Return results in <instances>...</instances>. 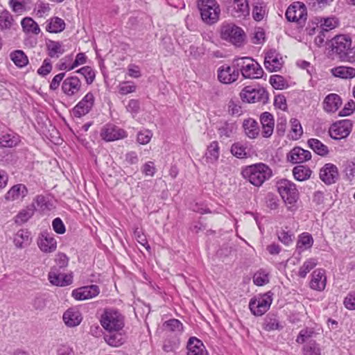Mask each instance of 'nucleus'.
Wrapping results in <instances>:
<instances>
[{
  "label": "nucleus",
  "mask_w": 355,
  "mask_h": 355,
  "mask_svg": "<svg viewBox=\"0 0 355 355\" xmlns=\"http://www.w3.org/2000/svg\"><path fill=\"white\" fill-rule=\"evenodd\" d=\"M10 58L15 64L19 68L26 66L28 63V57L21 50L12 52L10 55Z\"/></svg>",
  "instance_id": "c03bdc74"
},
{
  "label": "nucleus",
  "mask_w": 355,
  "mask_h": 355,
  "mask_svg": "<svg viewBox=\"0 0 355 355\" xmlns=\"http://www.w3.org/2000/svg\"><path fill=\"white\" fill-rule=\"evenodd\" d=\"M277 187L280 196L286 203L292 205L297 202L299 198V192L294 183L288 180L282 179L277 182Z\"/></svg>",
  "instance_id": "9d476101"
},
{
  "label": "nucleus",
  "mask_w": 355,
  "mask_h": 355,
  "mask_svg": "<svg viewBox=\"0 0 355 355\" xmlns=\"http://www.w3.org/2000/svg\"><path fill=\"white\" fill-rule=\"evenodd\" d=\"M306 31L309 35H313L315 33H318V35L315 38L314 42L315 45H317L319 47L322 46L324 44L326 40H329V33L315 26L311 27L309 26V27L306 28Z\"/></svg>",
  "instance_id": "4c0bfd02"
},
{
  "label": "nucleus",
  "mask_w": 355,
  "mask_h": 355,
  "mask_svg": "<svg viewBox=\"0 0 355 355\" xmlns=\"http://www.w3.org/2000/svg\"><path fill=\"white\" fill-rule=\"evenodd\" d=\"M78 73L82 74L85 80L86 83L88 85L92 84L95 79V73L94 71L92 69V67L89 66H85L77 71Z\"/></svg>",
  "instance_id": "5fc2aeb1"
},
{
  "label": "nucleus",
  "mask_w": 355,
  "mask_h": 355,
  "mask_svg": "<svg viewBox=\"0 0 355 355\" xmlns=\"http://www.w3.org/2000/svg\"><path fill=\"white\" fill-rule=\"evenodd\" d=\"M65 28V23L63 19L59 17H53L50 19L46 25V30L50 33H60Z\"/></svg>",
  "instance_id": "49530a36"
},
{
  "label": "nucleus",
  "mask_w": 355,
  "mask_h": 355,
  "mask_svg": "<svg viewBox=\"0 0 355 355\" xmlns=\"http://www.w3.org/2000/svg\"><path fill=\"white\" fill-rule=\"evenodd\" d=\"M319 23H320V26L317 25L315 27H317L328 33L331 30L334 29L339 24L338 19L335 17H329L321 18L319 21Z\"/></svg>",
  "instance_id": "79ce46f5"
},
{
  "label": "nucleus",
  "mask_w": 355,
  "mask_h": 355,
  "mask_svg": "<svg viewBox=\"0 0 355 355\" xmlns=\"http://www.w3.org/2000/svg\"><path fill=\"white\" fill-rule=\"evenodd\" d=\"M220 155V148L218 141H214L207 146L205 154L206 162L209 164L216 163Z\"/></svg>",
  "instance_id": "f704fd0d"
},
{
  "label": "nucleus",
  "mask_w": 355,
  "mask_h": 355,
  "mask_svg": "<svg viewBox=\"0 0 355 355\" xmlns=\"http://www.w3.org/2000/svg\"><path fill=\"white\" fill-rule=\"evenodd\" d=\"M311 173V170L304 165L297 166L293 169V176L298 181H304L309 179Z\"/></svg>",
  "instance_id": "37998d69"
},
{
  "label": "nucleus",
  "mask_w": 355,
  "mask_h": 355,
  "mask_svg": "<svg viewBox=\"0 0 355 355\" xmlns=\"http://www.w3.org/2000/svg\"><path fill=\"white\" fill-rule=\"evenodd\" d=\"M99 293V287L93 284L73 290L71 295L75 300L83 301L95 297Z\"/></svg>",
  "instance_id": "6ab92c4d"
},
{
  "label": "nucleus",
  "mask_w": 355,
  "mask_h": 355,
  "mask_svg": "<svg viewBox=\"0 0 355 355\" xmlns=\"http://www.w3.org/2000/svg\"><path fill=\"white\" fill-rule=\"evenodd\" d=\"M101 137L106 141H112L126 137L127 134L122 128L112 124H107L101 129Z\"/></svg>",
  "instance_id": "f3484780"
},
{
  "label": "nucleus",
  "mask_w": 355,
  "mask_h": 355,
  "mask_svg": "<svg viewBox=\"0 0 355 355\" xmlns=\"http://www.w3.org/2000/svg\"><path fill=\"white\" fill-rule=\"evenodd\" d=\"M270 83L276 89H283L287 87V83L279 75H273L270 78Z\"/></svg>",
  "instance_id": "6e6d98bb"
},
{
  "label": "nucleus",
  "mask_w": 355,
  "mask_h": 355,
  "mask_svg": "<svg viewBox=\"0 0 355 355\" xmlns=\"http://www.w3.org/2000/svg\"><path fill=\"white\" fill-rule=\"evenodd\" d=\"M82 83L77 76H70L64 79L62 84V91L67 96H73L79 93Z\"/></svg>",
  "instance_id": "4be33fe9"
},
{
  "label": "nucleus",
  "mask_w": 355,
  "mask_h": 355,
  "mask_svg": "<svg viewBox=\"0 0 355 355\" xmlns=\"http://www.w3.org/2000/svg\"><path fill=\"white\" fill-rule=\"evenodd\" d=\"M241 99L249 103H261L266 104L268 101V93L261 87H245L240 93Z\"/></svg>",
  "instance_id": "6e6552de"
},
{
  "label": "nucleus",
  "mask_w": 355,
  "mask_h": 355,
  "mask_svg": "<svg viewBox=\"0 0 355 355\" xmlns=\"http://www.w3.org/2000/svg\"><path fill=\"white\" fill-rule=\"evenodd\" d=\"M267 4L263 0H253L252 18L256 21H260L267 15Z\"/></svg>",
  "instance_id": "2f4dec72"
},
{
  "label": "nucleus",
  "mask_w": 355,
  "mask_h": 355,
  "mask_svg": "<svg viewBox=\"0 0 355 355\" xmlns=\"http://www.w3.org/2000/svg\"><path fill=\"white\" fill-rule=\"evenodd\" d=\"M94 94L92 92H88L73 108L72 112L73 116L80 118L88 114L94 106Z\"/></svg>",
  "instance_id": "dca6fc26"
},
{
  "label": "nucleus",
  "mask_w": 355,
  "mask_h": 355,
  "mask_svg": "<svg viewBox=\"0 0 355 355\" xmlns=\"http://www.w3.org/2000/svg\"><path fill=\"white\" fill-rule=\"evenodd\" d=\"M14 24V19L9 11L3 10L0 12V28L2 31L9 30Z\"/></svg>",
  "instance_id": "de8ad7c7"
},
{
  "label": "nucleus",
  "mask_w": 355,
  "mask_h": 355,
  "mask_svg": "<svg viewBox=\"0 0 355 355\" xmlns=\"http://www.w3.org/2000/svg\"><path fill=\"white\" fill-rule=\"evenodd\" d=\"M333 75L340 78H352L355 76V69L350 67L340 66L331 69Z\"/></svg>",
  "instance_id": "a19ab883"
},
{
  "label": "nucleus",
  "mask_w": 355,
  "mask_h": 355,
  "mask_svg": "<svg viewBox=\"0 0 355 355\" xmlns=\"http://www.w3.org/2000/svg\"><path fill=\"white\" fill-rule=\"evenodd\" d=\"M153 133L148 130H144L138 132L137 141L140 144L145 145L150 142Z\"/></svg>",
  "instance_id": "680f3d73"
},
{
  "label": "nucleus",
  "mask_w": 355,
  "mask_h": 355,
  "mask_svg": "<svg viewBox=\"0 0 355 355\" xmlns=\"http://www.w3.org/2000/svg\"><path fill=\"white\" fill-rule=\"evenodd\" d=\"M198 6L201 18L206 24H213L218 20L220 9L216 0H202Z\"/></svg>",
  "instance_id": "0eeeda50"
},
{
  "label": "nucleus",
  "mask_w": 355,
  "mask_h": 355,
  "mask_svg": "<svg viewBox=\"0 0 355 355\" xmlns=\"http://www.w3.org/2000/svg\"><path fill=\"white\" fill-rule=\"evenodd\" d=\"M291 136L294 140L298 139L302 135L303 130L302 125L297 119H292L291 120Z\"/></svg>",
  "instance_id": "603ef678"
},
{
  "label": "nucleus",
  "mask_w": 355,
  "mask_h": 355,
  "mask_svg": "<svg viewBox=\"0 0 355 355\" xmlns=\"http://www.w3.org/2000/svg\"><path fill=\"white\" fill-rule=\"evenodd\" d=\"M334 0H310V5L315 10H318L329 6Z\"/></svg>",
  "instance_id": "e2e57ef3"
},
{
  "label": "nucleus",
  "mask_w": 355,
  "mask_h": 355,
  "mask_svg": "<svg viewBox=\"0 0 355 355\" xmlns=\"http://www.w3.org/2000/svg\"><path fill=\"white\" fill-rule=\"evenodd\" d=\"M242 175L252 184L259 187L272 177V171L268 165L260 162L245 167Z\"/></svg>",
  "instance_id": "f257e3e1"
},
{
  "label": "nucleus",
  "mask_w": 355,
  "mask_h": 355,
  "mask_svg": "<svg viewBox=\"0 0 355 355\" xmlns=\"http://www.w3.org/2000/svg\"><path fill=\"white\" fill-rule=\"evenodd\" d=\"M284 61L281 55L274 49H270L266 53L264 66L270 72L279 70Z\"/></svg>",
  "instance_id": "a211bd4d"
},
{
  "label": "nucleus",
  "mask_w": 355,
  "mask_h": 355,
  "mask_svg": "<svg viewBox=\"0 0 355 355\" xmlns=\"http://www.w3.org/2000/svg\"><path fill=\"white\" fill-rule=\"evenodd\" d=\"M345 174L349 180L355 179V161H347L345 167Z\"/></svg>",
  "instance_id": "0e129e2a"
},
{
  "label": "nucleus",
  "mask_w": 355,
  "mask_h": 355,
  "mask_svg": "<svg viewBox=\"0 0 355 355\" xmlns=\"http://www.w3.org/2000/svg\"><path fill=\"white\" fill-rule=\"evenodd\" d=\"M277 236L279 241L287 246L293 243L294 239V235L292 232L284 230L278 232Z\"/></svg>",
  "instance_id": "4d7b16f0"
},
{
  "label": "nucleus",
  "mask_w": 355,
  "mask_h": 355,
  "mask_svg": "<svg viewBox=\"0 0 355 355\" xmlns=\"http://www.w3.org/2000/svg\"><path fill=\"white\" fill-rule=\"evenodd\" d=\"M48 55L52 58H58L64 53V49L60 42L49 40L46 42Z\"/></svg>",
  "instance_id": "58836bf2"
},
{
  "label": "nucleus",
  "mask_w": 355,
  "mask_h": 355,
  "mask_svg": "<svg viewBox=\"0 0 355 355\" xmlns=\"http://www.w3.org/2000/svg\"><path fill=\"white\" fill-rule=\"evenodd\" d=\"M272 302V293H266L252 298L249 302V309L254 315L261 316L268 311Z\"/></svg>",
  "instance_id": "1a4fd4ad"
},
{
  "label": "nucleus",
  "mask_w": 355,
  "mask_h": 355,
  "mask_svg": "<svg viewBox=\"0 0 355 355\" xmlns=\"http://www.w3.org/2000/svg\"><path fill=\"white\" fill-rule=\"evenodd\" d=\"M263 328L266 331H272L282 328L280 326L276 315H268L263 323Z\"/></svg>",
  "instance_id": "8fccbe9b"
},
{
  "label": "nucleus",
  "mask_w": 355,
  "mask_h": 355,
  "mask_svg": "<svg viewBox=\"0 0 355 355\" xmlns=\"http://www.w3.org/2000/svg\"><path fill=\"white\" fill-rule=\"evenodd\" d=\"M313 244V239L312 236L307 232H304L298 236L296 249L300 254L303 251L310 249L312 247Z\"/></svg>",
  "instance_id": "473e14b6"
},
{
  "label": "nucleus",
  "mask_w": 355,
  "mask_h": 355,
  "mask_svg": "<svg viewBox=\"0 0 355 355\" xmlns=\"http://www.w3.org/2000/svg\"><path fill=\"white\" fill-rule=\"evenodd\" d=\"M260 121L262 125V135L268 138L273 132L275 121L272 114L268 112L262 113L260 116Z\"/></svg>",
  "instance_id": "cd10ccee"
},
{
  "label": "nucleus",
  "mask_w": 355,
  "mask_h": 355,
  "mask_svg": "<svg viewBox=\"0 0 355 355\" xmlns=\"http://www.w3.org/2000/svg\"><path fill=\"white\" fill-rule=\"evenodd\" d=\"M227 10L231 16L235 18H245L250 15L248 0H227Z\"/></svg>",
  "instance_id": "f8f14e48"
},
{
  "label": "nucleus",
  "mask_w": 355,
  "mask_h": 355,
  "mask_svg": "<svg viewBox=\"0 0 355 355\" xmlns=\"http://www.w3.org/2000/svg\"><path fill=\"white\" fill-rule=\"evenodd\" d=\"M233 63L244 78L258 79L263 76V71L261 67L250 57L235 58Z\"/></svg>",
  "instance_id": "39448f33"
},
{
  "label": "nucleus",
  "mask_w": 355,
  "mask_h": 355,
  "mask_svg": "<svg viewBox=\"0 0 355 355\" xmlns=\"http://www.w3.org/2000/svg\"><path fill=\"white\" fill-rule=\"evenodd\" d=\"M311 279L309 283L310 288L318 291H324L327 284L325 270L322 268L315 269L311 273Z\"/></svg>",
  "instance_id": "5701e85b"
},
{
  "label": "nucleus",
  "mask_w": 355,
  "mask_h": 355,
  "mask_svg": "<svg viewBox=\"0 0 355 355\" xmlns=\"http://www.w3.org/2000/svg\"><path fill=\"white\" fill-rule=\"evenodd\" d=\"M353 123L349 119H344L334 123L329 128L330 137L335 140L347 137L352 130Z\"/></svg>",
  "instance_id": "9b49d317"
},
{
  "label": "nucleus",
  "mask_w": 355,
  "mask_h": 355,
  "mask_svg": "<svg viewBox=\"0 0 355 355\" xmlns=\"http://www.w3.org/2000/svg\"><path fill=\"white\" fill-rule=\"evenodd\" d=\"M19 142V137L14 133L0 134V147L12 148Z\"/></svg>",
  "instance_id": "ea45409f"
},
{
  "label": "nucleus",
  "mask_w": 355,
  "mask_h": 355,
  "mask_svg": "<svg viewBox=\"0 0 355 355\" xmlns=\"http://www.w3.org/2000/svg\"><path fill=\"white\" fill-rule=\"evenodd\" d=\"M343 304L347 309L355 310V292L348 293L344 299Z\"/></svg>",
  "instance_id": "774afa93"
},
{
  "label": "nucleus",
  "mask_w": 355,
  "mask_h": 355,
  "mask_svg": "<svg viewBox=\"0 0 355 355\" xmlns=\"http://www.w3.org/2000/svg\"><path fill=\"white\" fill-rule=\"evenodd\" d=\"M99 322L106 331L122 330L125 327V316L116 309L105 308Z\"/></svg>",
  "instance_id": "f03ea898"
},
{
  "label": "nucleus",
  "mask_w": 355,
  "mask_h": 355,
  "mask_svg": "<svg viewBox=\"0 0 355 355\" xmlns=\"http://www.w3.org/2000/svg\"><path fill=\"white\" fill-rule=\"evenodd\" d=\"M119 93L121 95H127L133 93L137 89V86L133 82L123 81L117 86Z\"/></svg>",
  "instance_id": "3c124183"
},
{
  "label": "nucleus",
  "mask_w": 355,
  "mask_h": 355,
  "mask_svg": "<svg viewBox=\"0 0 355 355\" xmlns=\"http://www.w3.org/2000/svg\"><path fill=\"white\" fill-rule=\"evenodd\" d=\"M220 37L223 40L241 46L245 38L243 30L232 23H224L220 27Z\"/></svg>",
  "instance_id": "423d86ee"
},
{
  "label": "nucleus",
  "mask_w": 355,
  "mask_h": 355,
  "mask_svg": "<svg viewBox=\"0 0 355 355\" xmlns=\"http://www.w3.org/2000/svg\"><path fill=\"white\" fill-rule=\"evenodd\" d=\"M52 70V64L49 59L46 58L44 60L42 65L38 69L37 73L41 76H46Z\"/></svg>",
  "instance_id": "338daca9"
},
{
  "label": "nucleus",
  "mask_w": 355,
  "mask_h": 355,
  "mask_svg": "<svg viewBox=\"0 0 355 355\" xmlns=\"http://www.w3.org/2000/svg\"><path fill=\"white\" fill-rule=\"evenodd\" d=\"M341 105L342 100L336 94L327 95L323 102V107L327 112H335Z\"/></svg>",
  "instance_id": "7c9ffc66"
},
{
  "label": "nucleus",
  "mask_w": 355,
  "mask_h": 355,
  "mask_svg": "<svg viewBox=\"0 0 355 355\" xmlns=\"http://www.w3.org/2000/svg\"><path fill=\"white\" fill-rule=\"evenodd\" d=\"M311 159V152L300 147L293 148L287 155V159L293 164L303 163Z\"/></svg>",
  "instance_id": "393cba45"
},
{
  "label": "nucleus",
  "mask_w": 355,
  "mask_h": 355,
  "mask_svg": "<svg viewBox=\"0 0 355 355\" xmlns=\"http://www.w3.org/2000/svg\"><path fill=\"white\" fill-rule=\"evenodd\" d=\"M239 72L234 65L223 64L217 70V78L223 84H231L238 80Z\"/></svg>",
  "instance_id": "4468645a"
},
{
  "label": "nucleus",
  "mask_w": 355,
  "mask_h": 355,
  "mask_svg": "<svg viewBox=\"0 0 355 355\" xmlns=\"http://www.w3.org/2000/svg\"><path fill=\"white\" fill-rule=\"evenodd\" d=\"M318 264L315 258H309L306 259L300 267L298 270V276L301 278H305L307 274L313 269Z\"/></svg>",
  "instance_id": "09e8293b"
},
{
  "label": "nucleus",
  "mask_w": 355,
  "mask_h": 355,
  "mask_svg": "<svg viewBox=\"0 0 355 355\" xmlns=\"http://www.w3.org/2000/svg\"><path fill=\"white\" fill-rule=\"evenodd\" d=\"M243 127L245 135L250 139L256 138L259 133L258 123L253 119L244 120Z\"/></svg>",
  "instance_id": "72a5a7b5"
},
{
  "label": "nucleus",
  "mask_w": 355,
  "mask_h": 355,
  "mask_svg": "<svg viewBox=\"0 0 355 355\" xmlns=\"http://www.w3.org/2000/svg\"><path fill=\"white\" fill-rule=\"evenodd\" d=\"M187 347V355H208L202 341L196 337L189 338Z\"/></svg>",
  "instance_id": "c85d7f7f"
},
{
  "label": "nucleus",
  "mask_w": 355,
  "mask_h": 355,
  "mask_svg": "<svg viewBox=\"0 0 355 355\" xmlns=\"http://www.w3.org/2000/svg\"><path fill=\"white\" fill-rule=\"evenodd\" d=\"M64 324L69 327H77L83 320L80 311L76 307L68 309L62 316Z\"/></svg>",
  "instance_id": "a878e982"
},
{
  "label": "nucleus",
  "mask_w": 355,
  "mask_h": 355,
  "mask_svg": "<svg viewBox=\"0 0 355 355\" xmlns=\"http://www.w3.org/2000/svg\"><path fill=\"white\" fill-rule=\"evenodd\" d=\"M286 17L289 21L297 22L300 24L304 23L306 19L305 6L300 2L289 6L286 12Z\"/></svg>",
  "instance_id": "ddd939ff"
},
{
  "label": "nucleus",
  "mask_w": 355,
  "mask_h": 355,
  "mask_svg": "<svg viewBox=\"0 0 355 355\" xmlns=\"http://www.w3.org/2000/svg\"><path fill=\"white\" fill-rule=\"evenodd\" d=\"M103 337L105 343L111 347H118L125 343V333L123 329L118 331H109Z\"/></svg>",
  "instance_id": "b1692460"
},
{
  "label": "nucleus",
  "mask_w": 355,
  "mask_h": 355,
  "mask_svg": "<svg viewBox=\"0 0 355 355\" xmlns=\"http://www.w3.org/2000/svg\"><path fill=\"white\" fill-rule=\"evenodd\" d=\"M308 146L311 148L317 155L326 157L329 155V150L328 147L322 143L319 139L311 138L307 141Z\"/></svg>",
  "instance_id": "e433bc0d"
},
{
  "label": "nucleus",
  "mask_w": 355,
  "mask_h": 355,
  "mask_svg": "<svg viewBox=\"0 0 355 355\" xmlns=\"http://www.w3.org/2000/svg\"><path fill=\"white\" fill-rule=\"evenodd\" d=\"M31 241V233L26 229H21L13 235V243L17 248H25Z\"/></svg>",
  "instance_id": "c756f323"
},
{
  "label": "nucleus",
  "mask_w": 355,
  "mask_h": 355,
  "mask_svg": "<svg viewBox=\"0 0 355 355\" xmlns=\"http://www.w3.org/2000/svg\"><path fill=\"white\" fill-rule=\"evenodd\" d=\"M140 110V104L139 101L136 99H131L129 101L127 106H126V110L128 112H130L133 116L136 115Z\"/></svg>",
  "instance_id": "69168bd1"
},
{
  "label": "nucleus",
  "mask_w": 355,
  "mask_h": 355,
  "mask_svg": "<svg viewBox=\"0 0 355 355\" xmlns=\"http://www.w3.org/2000/svg\"><path fill=\"white\" fill-rule=\"evenodd\" d=\"M164 326L168 330L177 333H181L183 330V324L176 319H171L165 322Z\"/></svg>",
  "instance_id": "bf43d9fd"
},
{
  "label": "nucleus",
  "mask_w": 355,
  "mask_h": 355,
  "mask_svg": "<svg viewBox=\"0 0 355 355\" xmlns=\"http://www.w3.org/2000/svg\"><path fill=\"white\" fill-rule=\"evenodd\" d=\"M253 282L257 286H263L269 282L268 274L264 271H259L254 275Z\"/></svg>",
  "instance_id": "052dcab7"
},
{
  "label": "nucleus",
  "mask_w": 355,
  "mask_h": 355,
  "mask_svg": "<svg viewBox=\"0 0 355 355\" xmlns=\"http://www.w3.org/2000/svg\"><path fill=\"white\" fill-rule=\"evenodd\" d=\"M320 178L326 184H331L336 182L339 177L338 168L331 163L325 164L320 171Z\"/></svg>",
  "instance_id": "aec40b11"
},
{
  "label": "nucleus",
  "mask_w": 355,
  "mask_h": 355,
  "mask_svg": "<svg viewBox=\"0 0 355 355\" xmlns=\"http://www.w3.org/2000/svg\"><path fill=\"white\" fill-rule=\"evenodd\" d=\"M230 151L232 154L237 158L243 159L247 157L245 148L240 143L232 144Z\"/></svg>",
  "instance_id": "13d9d810"
},
{
  "label": "nucleus",
  "mask_w": 355,
  "mask_h": 355,
  "mask_svg": "<svg viewBox=\"0 0 355 355\" xmlns=\"http://www.w3.org/2000/svg\"><path fill=\"white\" fill-rule=\"evenodd\" d=\"M28 193L24 184H17L12 186L6 193L4 198L6 201H15L22 200Z\"/></svg>",
  "instance_id": "bb28decb"
},
{
  "label": "nucleus",
  "mask_w": 355,
  "mask_h": 355,
  "mask_svg": "<svg viewBox=\"0 0 355 355\" xmlns=\"http://www.w3.org/2000/svg\"><path fill=\"white\" fill-rule=\"evenodd\" d=\"M35 206L34 204L28 205L26 208L22 209L15 217V222L17 224H23L27 222L34 214Z\"/></svg>",
  "instance_id": "c9c22d12"
},
{
  "label": "nucleus",
  "mask_w": 355,
  "mask_h": 355,
  "mask_svg": "<svg viewBox=\"0 0 355 355\" xmlns=\"http://www.w3.org/2000/svg\"><path fill=\"white\" fill-rule=\"evenodd\" d=\"M21 24L25 33L37 35L40 32L38 24L31 17L24 18L21 21Z\"/></svg>",
  "instance_id": "a18cd8bd"
},
{
  "label": "nucleus",
  "mask_w": 355,
  "mask_h": 355,
  "mask_svg": "<svg viewBox=\"0 0 355 355\" xmlns=\"http://www.w3.org/2000/svg\"><path fill=\"white\" fill-rule=\"evenodd\" d=\"M49 282L55 286H66L70 285L73 282L71 274L60 272L56 266L53 267L49 273Z\"/></svg>",
  "instance_id": "412c9836"
},
{
  "label": "nucleus",
  "mask_w": 355,
  "mask_h": 355,
  "mask_svg": "<svg viewBox=\"0 0 355 355\" xmlns=\"http://www.w3.org/2000/svg\"><path fill=\"white\" fill-rule=\"evenodd\" d=\"M236 130L233 123H225L218 129V134L220 138L227 139L231 137Z\"/></svg>",
  "instance_id": "864d4df0"
},
{
  "label": "nucleus",
  "mask_w": 355,
  "mask_h": 355,
  "mask_svg": "<svg viewBox=\"0 0 355 355\" xmlns=\"http://www.w3.org/2000/svg\"><path fill=\"white\" fill-rule=\"evenodd\" d=\"M316 335L317 333L312 328H304L299 332L296 343L304 344L302 349L303 355H322L320 344L313 339Z\"/></svg>",
  "instance_id": "7ed1b4c3"
},
{
  "label": "nucleus",
  "mask_w": 355,
  "mask_h": 355,
  "mask_svg": "<svg viewBox=\"0 0 355 355\" xmlns=\"http://www.w3.org/2000/svg\"><path fill=\"white\" fill-rule=\"evenodd\" d=\"M37 244L40 250L44 253H52L57 249V241L53 234L46 231L39 234Z\"/></svg>",
  "instance_id": "2eb2a0df"
},
{
  "label": "nucleus",
  "mask_w": 355,
  "mask_h": 355,
  "mask_svg": "<svg viewBox=\"0 0 355 355\" xmlns=\"http://www.w3.org/2000/svg\"><path fill=\"white\" fill-rule=\"evenodd\" d=\"M332 51L343 60L350 62H355L353 55L354 46L352 47V39L347 35H339L331 41Z\"/></svg>",
  "instance_id": "20e7f679"
}]
</instances>
